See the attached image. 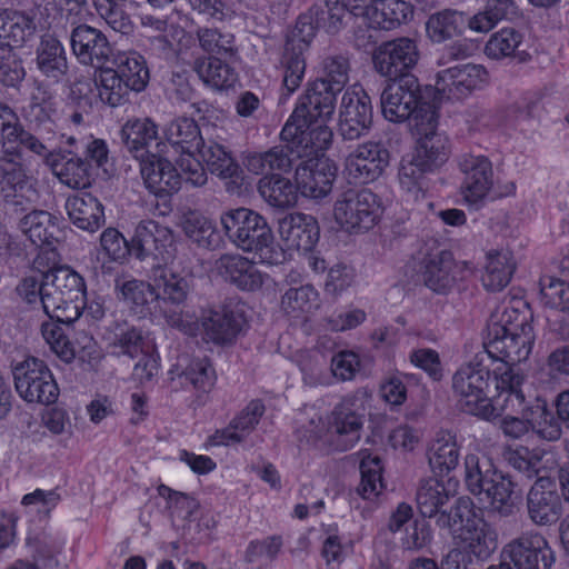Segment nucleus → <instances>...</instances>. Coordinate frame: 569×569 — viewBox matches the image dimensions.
<instances>
[{"mask_svg":"<svg viewBox=\"0 0 569 569\" xmlns=\"http://www.w3.org/2000/svg\"><path fill=\"white\" fill-rule=\"evenodd\" d=\"M320 92L313 82L300 98L280 137L292 143L302 161L296 169L295 186L289 179L273 177L259 182V192L272 207L289 208L296 204L299 189L305 197L319 198L320 152Z\"/></svg>","mask_w":569,"mask_h":569,"instance_id":"nucleus-1","label":"nucleus"},{"mask_svg":"<svg viewBox=\"0 0 569 569\" xmlns=\"http://www.w3.org/2000/svg\"><path fill=\"white\" fill-rule=\"evenodd\" d=\"M220 224L230 242L243 251L254 252L262 262L278 264L284 260L271 228L258 212L243 207L229 209L221 213Z\"/></svg>","mask_w":569,"mask_h":569,"instance_id":"nucleus-2","label":"nucleus"},{"mask_svg":"<svg viewBox=\"0 0 569 569\" xmlns=\"http://www.w3.org/2000/svg\"><path fill=\"white\" fill-rule=\"evenodd\" d=\"M387 79L390 82L381 93V110L387 120L403 122L412 118L415 124L420 120L433 121L438 112L430 102L431 88H423L415 74Z\"/></svg>","mask_w":569,"mask_h":569,"instance_id":"nucleus-3","label":"nucleus"},{"mask_svg":"<svg viewBox=\"0 0 569 569\" xmlns=\"http://www.w3.org/2000/svg\"><path fill=\"white\" fill-rule=\"evenodd\" d=\"M42 309L50 319L72 323L84 308L86 284L83 278L66 266L47 270Z\"/></svg>","mask_w":569,"mask_h":569,"instance_id":"nucleus-4","label":"nucleus"},{"mask_svg":"<svg viewBox=\"0 0 569 569\" xmlns=\"http://www.w3.org/2000/svg\"><path fill=\"white\" fill-rule=\"evenodd\" d=\"M452 391L461 411L491 420L497 417L491 403V370L481 362L461 366L452 376Z\"/></svg>","mask_w":569,"mask_h":569,"instance_id":"nucleus-5","label":"nucleus"},{"mask_svg":"<svg viewBox=\"0 0 569 569\" xmlns=\"http://www.w3.org/2000/svg\"><path fill=\"white\" fill-rule=\"evenodd\" d=\"M382 214L380 198L370 189H349L335 202L333 217L349 232L373 228Z\"/></svg>","mask_w":569,"mask_h":569,"instance_id":"nucleus-6","label":"nucleus"},{"mask_svg":"<svg viewBox=\"0 0 569 569\" xmlns=\"http://www.w3.org/2000/svg\"><path fill=\"white\" fill-rule=\"evenodd\" d=\"M532 342V328L526 321L510 326L495 322L488 328L485 348L500 363L518 365L528 359Z\"/></svg>","mask_w":569,"mask_h":569,"instance_id":"nucleus-7","label":"nucleus"},{"mask_svg":"<svg viewBox=\"0 0 569 569\" xmlns=\"http://www.w3.org/2000/svg\"><path fill=\"white\" fill-rule=\"evenodd\" d=\"M12 375L16 390L24 401L46 406L57 401L59 388L43 360L27 358L13 368Z\"/></svg>","mask_w":569,"mask_h":569,"instance_id":"nucleus-8","label":"nucleus"},{"mask_svg":"<svg viewBox=\"0 0 569 569\" xmlns=\"http://www.w3.org/2000/svg\"><path fill=\"white\" fill-rule=\"evenodd\" d=\"M420 51L415 39L399 37L378 46L372 54L375 70L385 78H400L412 74L418 64Z\"/></svg>","mask_w":569,"mask_h":569,"instance_id":"nucleus-9","label":"nucleus"},{"mask_svg":"<svg viewBox=\"0 0 569 569\" xmlns=\"http://www.w3.org/2000/svg\"><path fill=\"white\" fill-rule=\"evenodd\" d=\"M501 557L515 562L519 569H551L556 557L547 539L539 532H522L501 550Z\"/></svg>","mask_w":569,"mask_h":569,"instance_id":"nucleus-10","label":"nucleus"},{"mask_svg":"<svg viewBox=\"0 0 569 569\" xmlns=\"http://www.w3.org/2000/svg\"><path fill=\"white\" fill-rule=\"evenodd\" d=\"M49 138H36L22 127L13 109L0 102V158L12 159L23 149L38 156H46Z\"/></svg>","mask_w":569,"mask_h":569,"instance_id":"nucleus-11","label":"nucleus"},{"mask_svg":"<svg viewBox=\"0 0 569 569\" xmlns=\"http://www.w3.org/2000/svg\"><path fill=\"white\" fill-rule=\"evenodd\" d=\"M530 521L539 527L552 526L563 515L562 499L550 477H538L526 498Z\"/></svg>","mask_w":569,"mask_h":569,"instance_id":"nucleus-12","label":"nucleus"},{"mask_svg":"<svg viewBox=\"0 0 569 569\" xmlns=\"http://www.w3.org/2000/svg\"><path fill=\"white\" fill-rule=\"evenodd\" d=\"M420 269L423 283L437 293H445L455 286L456 263L452 253L440 249L436 240L420 250Z\"/></svg>","mask_w":569,"mask_h":569,"instance_id":"nucleus-13","label":"nucleus"},{"mask_svg":"<svg viewBox=\"0 0 569 569\" xmlns=\"http://www.w3.org/2000/svg\"><path fill=\"white\" fill-rule=\"evenodd\" d=\"M372 124L370 97L363 91H346L341 98L338 130L342 140H355L367 133Z\"/></svg>","mask_w":569,"mask_h":569,"instance_id":"nucleus-14","label":"nucleus"},{"mask_svg":"<svg viewBox=\"0 0 569 569\" xmlns=\"http://www.w3.org/2000/svg\"><path fill=\"white\" fill-rule=\"evenodd\" d=\"M173 239L171 231L153 220H144L136 227L134 234L128 244L131 254L138 259L147 257L160 258L164 262L172 257Z\"/></svg>","mask_w":569,"mask_h":569,"instance_id":"nucleus-15","label":"nucleus"},{"mask_svg":"<svg viewBox=\"0 0 569 569\" xmlns=\"http://www.w3.org/2000/svg\"><path fill=\"white\" fill-rule=\"evenodd\" d=\"M458 167L465 176L461 184L463 199L472 204L483 200L493 184L490 160L485 156L466 153L459 158Z\"/></svg>","mask_w":569,"mask_h":569,"instance_id":"nucleus-16","label":"nucleus"},{"mask_svg":"<svg viewBox=\"0 0 569 569\" xmlns=\"http://www.w3.org/2000/svg\"><path fill=\"white\" fill-rule=\"evenodd\" d=\"M487 79V71L479 64H462L448 68L437 74L436 90L443 98L460 100L469 96Z\"/></svg>","mask_w":569,"mask_h":569,"instance_id":"nucleus-17","label":"nucleus"},{"mask_svg":"<svg viewBox=\"0 0 569 569\" xmlns=\"http://www.w3.org/2000/svg\"><path fill=\"white\" fill-rule=\"evenodd\" d=\"M71 48L82 64L96 69L106 66L112 56L111 46L102 31L88 24H79L70 34Z\"/></svg>","mask_w":569,"mask_h":569,"instance_id":"nucleus-18","label":"nucleus"},{"mask_svg":"<svg viewBox=\"0 0 569 569\" xmlns=\"http://www.w3.org/2000/svg\"><path fill=\"white\" fill-rule=\"evenodd\" d=\"M355 397H347L332 411V431L328 440L332 451L350 450L360 440L363 416L352 409Z\"/></svg>","mask_w":569,"mask_h":569,"instance_id":"nucleus-19","label":"nucleus"},{"mask_svg":"<svg viewBox=\"0 0 569 569\" xmlns=\"http://www.w3.org/2000/svg\"><path fill=\"white\" fill-rule=\"evenodd\" d=\"M140 174L148 191L159 198L172 196L181 188L182 177L176 167L156 154L140 160Z\"/></svg>","mask_w":569,"mask_h":569,"instance_id":"nucleus-20","label":"nucleus"},{"mask_svg":"<svg viewBox=\"0 0 569 569\" xmlns=\"http://www.w3.org/2000/svg\"><path fill=\"white\" fill-rule=\"evenodd\" d=\"M389 164V151L380 142L359 144L347 158L349 174L361 183L377 180Z\"/></svg>","mask_w":569,"mask_h":569,"instance_id":"nucleus-21","label":"nucleus"},{"mask_svg":"<svg viewBox=\"0 0 569 569\" xmlns=\"http://www.w3.org/2000/svg\"><path fill=\"white\" fill-rule=\"evenodd\" d=\"M525 376L516 368V365L499 363L491 371V395L492 398L502 400L500 407L503 411H519L526 403L522 391Z\"/></svg>","mask_w":569,"mask_h":569,"instance_id":"nucleus-22","label":"nucleus"},{"mask_svg":"<svg viewBox=\"0 0 569 569\" xmlns=\"http://www.w3.org/2000/svg\"><path fill=\"white\" fill-rule=\"evenodd\" d=\"M279 234L289 249L310 252L319 240L320 227L315 217L295 212L279 220Z\"/></svg>","mask_w":569,"mask_h":569,"instance_id":"nucleus-23","label":"nucleus"},{"mask_svg":"<svg viewBox=\"0 0 569 569\" xmlns=\"http://www.w3.org/2000/svg\"><path fill=\"white\" fill-rule=\"evenodd\" d=\"M438 113L433 114V121L420 120L415 124L417 133L420 136L415 156L422 160L433 171L440 168L449 158V140L437 132Z\"/></svg>","mask_w":569,"mask_h":569,"instance_id":"nucleus-24","label":"nucleus"},{"mask_svg":"<svg viewBox=\"0 0 569 569\" xmlns=\"http://www.w3.org/2000/svg\"><path fill=\"white\" fill-rule=\"evenodd\" d=\"M170 381L177 387H192L197 391L208 392L216 381L214 370L207 358L182 357L169 370Z\"/></svg>","mask_w":569,"mask_h":569,"instance_id":"nucleus-25","label":"nucleus"},{"mask_svg":"<svg viewBox=\"0 0 569 569\" xmlns=\"http://www.w3.org/2000/svg\"><path fill=\"white\" fill-rule=\"evenodd\" d=\"M214 269L224 280L244 291L261 288L263 274L256 264L239 253H224L214 262Z\"/></svg>","mask_w":569,"mask_h":569,"instance_id":"nucleus-26","label":"nucleus"},{"mask_svg":"<svg viewBox=\"0 0 569 569\" xmlns=\"http://www.w3.org/2000/svg\"><path fill=\"white\" fill-rule=\"evenodd\" d=\"M350 63L345 54L326 58L322 64V118H330L336 108L338 96L349 80Z\"/></svg>","mask_w":569,"mask_h":569,"instance_id":"nucleus-27","label":"nucleus"},{"mask_svg":"<svg viewBox=\"0 0 569 569\" xmlns=\"http://www.w3.org/2000/svg\"><path fill=\"white\" fill-rule=\"evenodd\" d=\"M412 16L411 7L403 0H373L361 6L356 17H361L373 29L392 30Z\"/></svg>","mask_w":569,"mask_h":569,"instance_id":"nucleus-28","label":"nucleus"},{"mask_svg":"<svg viewBox=\"0 0 569 569\" xmlns=\"http://www.w3.org/2000/svg\"><path fill=\"white\" fill-rule=\"evenodd\" d=\"M151 280L156 300L173 306H180L186 301L190 283L187 276L176 270L173 260L164 262V266L154 267Z\"/></svg>","mask_w":569,"mask_h":569,"instance_id":"nucleus-29","label":"nucleus"},{"mask_svg":"<svg viewBox=\"0 0 569 569\" xmlns=\"http://www.w3.org/2000/svg\"><path fill=\"white\" fill-rule=\"evenodd\" d=\"M34 19L36 13L32 10H0V47H22L36 33Z\"/></svg>","mask_w":569,"mask_h":569,"instance_id":"nucleus-30","label":"nucleus"},{"mask_svg":"<svg viewBox=\"0 0 569 569\" xmlns=\"http://www.w3.org/2000/svg\"><path fill=\"white\" fill-rule=\"evenodd\" d=\"M66 210L71 222L79 229L96 232L104 223V210L99 199L89 192L69 197Z\"/></svg>","mask_w":569,"mask_h":569,"instance_id":"nucleus-31","label":"nucleus"},{"mask_svg":"<svg viewBox=\"0 0 569 569\" xmlns=\"http://www.w3.org/2000/svg\"><path fill=\"white\" fill-rule=\"evenodd\" d=\"M107 346L111 353L136 359L143 352H150L154 343L143 330L128 325H117L107 336Z\"/></svg>","mask_w":569,"mask_h":569,"instance_id":"nucleus-32","label":"nucleus"},{"mask_svg":"<svg viewBox=\"0 0 569 569\" xmlns=\"http://www.w3.org/2000/svg\"><path fill=\"white\" fill-rule=\"evenodd\" d=\"M482 493L489 499L491 510L500 517H511L519 509L520 493L517 491V483L502 471L487 482Z\"/></svg>","mask_w":569,"mask_h":569,"instance_id":"nucleus-33","label":"nucleus"},{"mask_svg":"<svg viewBox=\"0 0 569 569\" xmlns=\"http://www.w3.org/2000/svg\"><path fill=\"white\" fill-rule=\"evenodd\" d=\"M36 64L42 76L60 82L69 69L62 43L52 36H43L36 50Z\"/></svg>","mask_w":569,"mask_h":569,"instance_id":"nucleus-34","label":"nucleus"},{"mask_svg":"<svg viewBox=\"0 0 569 569\" xmlns=\"http://www.w3.org/2000/svg\"><path fill=\"white\" fill-rule=\"evenodd\" d=\"M57 114V101L54 97L46 91L38 89L32 94L31 102L28 108V117L31 121L39 124L36 138L50 137L47 143V153L51 152L57 139L54 116Z\"/></svg>","mask_w":569,"mask_h":569,"instance_id":"nucleus-35","label":"nucleus"},{"mask_svg":"<svg viewBox=\"0 0 569 569\" xmlns=\"http://www.w3.org/2000/svg\"><path fill=\"white\" fill-rule=\"evenodd\" d=\"M483 519L478 515L473 501L469 497H460L449 510L441 512L436 519L438 527L448 529L453 538H460Z\"/></svg>","mask_w":569,"mask_h":569,"instance_id":"nucleus-36","label":"nucleus"},{"mask_svg":"<svg viewBox=\"0 0 569 569\" xmlns=\"http://www.w3.org/2000/svg\"><path fill=\"white\" fill-rule=\"evenodd\" d=\"M120 138L127 150L141 160L150 154L146 149L158 138V127L149 118L129 119L120 130Z\"/></svg>","mask_w":569,"mask_h":569,"instance_id":"nucleus-37","label":"nucleus"},{"mask_svg":"<svg viewBox=\"0 0 569 569\" xmlns=\"http://www.w3.org/2000/svg\"><path fill=\"white\" fill-rule=\"evenodd\" d=\"M241 315L229 310L211 311L202 320L206 338L217 345H226L233 341L242 328Z\"/></svg>","mask_w":569,"mask_h":569,"instance_id":"nucleus-38","label":"nucleus"},{"mask_svg":"<svg viewBox=\"0 0 569 569\" xmlns=\"http://www.w3.org/2000/svg\"><path fill=\"white\" fill-rule=\"evenodd\" d=\"M519 16L515 0H487L483 10L468 20V27L476 32H489L500 21L513 20Z\"/></svg>","mask_w":569,"mask_h":569,"instance_id":"nucleus-39","label":"nucleus"},{"mask_svg":"<svg viewBox=\"0 0 569 569\" xmlns=\"http://www.w3.org/2000/svg\"><path fill=\"white\" fill-rule=\"evenodd\" d=\"M19 228L37 247L52 246L58 241L59 228L53 217L47 211L33 210L29 212L21 218Z\"/></svg>","mask_w":569,"mask_h":569,"instance_id":"nucleus-40","label":"nucleus"},{"mask_svg":"<svg viewBox=\"0 0 569 569\" xmlns=\"http://www.w3.org/2000/svg\"><path fill=\"white\" fill-rule=\"evenodd\" d=\"M529 418V430L536 432L541 439L556 441L560 439L562 430L553 413L547 408L545 401L536 400L535 403H523V408L515 411Z\"/></svg>","mask_w":569,"mask_h":569,"instance_id":"nucleus-41","label":"nucleus"},{"mask_svg":"<svg viewBox=\"0 0 569 569\" xmlns=\"http://www.w3.org/2000/svg\"><path fill=\"white\" fill-rule=\"evenodd\" d=\"M459 457L456 436L450 432H440L428 452L429 465L438 476L448 475L453 470L459 463Z\"/></svg>","mask_w":569,"mask_h":569,"instance_id":"nucleus-42","label":"nucleus"},{"mask_svg":"<svg viewBox=\"0 0 569 569\" xmlns=\"http://www.w3.org/2000/svg\"><path fill=\"white\" fill-rule=\"evenodd\" d=\"M450 498L445 485L436 478L421 480L416 495L421 516L425 518L436 517V519L446 510L445 506L448 505Z\"/></svg>","mask_w":569,"mask_h":569,"instance_id":"nucleus-43","label":"nucleus"},{"mask_svg":"<svg viewBox=\"0 0 569 569\" xmlns=\"http://www.w3.org/2000/svg\"><path fill=\"white\" fill-rule=\"evenodd\" d=\"M193 69L207 86L216 90H227L238 81L234 69L220 58L198 59Z\"/></svg>","mask_w":569,"mask_h":569,"instance_id":"nucleus-44","label":"nucleus"},{"mask_svg":"<svg viewBox=\"0 0 569 569\" xmlns=\"http://www.w3.org/2000/svg\"><path fill=\"white\" fill-rule=\"evenodd\" d=\"M515 270L516 263L509 252H490L481 276L482 284L489 291H500L508 286Z\"/></svg>","mask_w":569,"mask_h":569,"instance_id":"nucleus-45","label":"nucleus"},{"mask_svg":"<svg viewBox=\"0 0 569 569\" xmlns=\"http://www.w3.org/2000/svg\"><path fill=\"white\" fill-rule=\"evenodd\" d=\"M167 141L180 152H196L203 139L197 122L187 117L172 120L164 130Z\"/></svg>","mask_w":569,"mask_h":569,"instance_id":"nucleus-46","label":"nucleus"},{"mask_svg":"<svg viewBox=\"0 0 569 569\" xmlns=\"http://www.w3.org/2000/svg\"><path fill=\"white\" fill-rule=\"evenodd\" d=\"M94 84L101 101L111 107L124 102L131 91L116 69L109 68L107 64L97 69Z\"/></svg>","mask_w":569,"mask_h":569,"instance_id":"nucleus-47","label":"nucleus"},{"mask_svg":"<svg viewBox=\"0 0 569 569\" xmlns=\"http://www.w3.org/2000/svg\"><path fill=\"white\" fill-rule=\"evenodd\" d=\"M52 171L61 183L71 189H84L91 184L89 163L80 157L54 159Z\"/></svg>","mask_w":569,"mask_h":569,"instance_id":"nucleus-48","label":"nucleus"},{"mask_svg":"<svg viewBox=\"0 0 569 569\" xmlns=\"http://www.w3.org/2000/svg\"><path fill=\"white\" fill-rule=\"evenodd\" d=\"M116 71L131 91H141L149 80V70L144 58L137 52L119 53L116 58Z\"/></svg>","mask_w":569,"mask_h":569,"instance_id":"nucleus-49","label":"nucleus"},{"mask_svg":"<svg viewBox=\"0 0 569 569\" xmlns=\"http://www.w3.org/2000/svg\"><path fill=\"white\" fill-rule=\"evenodd\" d=\"M366 0H325L322 8V30L330 34H338L348 26L350 19L349 9L356 16L359 12L360 4Z\"/></svg>","mask_w":569,"mask_h":569,"instance_id":"nucleus-50","label":"nucleus"},{"mask_svg":"<svg viewBox=\"0 0 569 569\" xmlns=\"http://www.w3.org/2000/svg\"><path fill=\"white\" fill-rule=\"evenodd\" d=\"M197 151L212 174L234 177L238 163L222 144L214 141H203Z\"/></svg>","mask_w":569,"mask_h":569,"instance_id":"nucleus-51","label":"nucleus"},{"mask_svg":"<svg viewBox=\"0 0 569 569\" xmlns=\"http://www.w3.org/2000/svg\"><path fill=\"white\" fill-rule=\"evenodd\" d=\"M499 472L500 471L495 469L490 461L485 457L480 458L479 456L471 453L465 458L466 486L475 496L481 495L487 487V482L491 481L493 476Z\"/></svg>","mask_w":569,"mask_h":569,"instance_id":"nucleus-52","label":"nucleus"},{"mask_svg":"<svg viewBox=\"0 0 569 569\" xmlns=\"http://www.w3.org/2000/svg\"><path fill=\"white\" fill-rule=\"evenodd\" d=\"M463 22L462 13L443 10L432 14L427 21V33L432 42L441 43L458 37Z\"/></svg>","mask_w":569,"mask_h":569,"instance_id":"nucleus-53","label":"nucleus"},{"mask_svg":"<svg viewBox=\"0 0 569 569\" xmlns=\"http://www.w3.org/2000/svg\"><path fill=\"white\" fill-rule=\"evenodd\" d=\"M186 236L199 247L212 249L220 242V237L214 223L199 213H190L183 222Z\"/></svg>","mask_w":569,"mask_h":569,"instance_id":"nucleus-54","label":"nucleus"},{"mask_svg":"<svg viewBox=\"0 0 569 569\" xmlns=\"http://www.w3.org/2000/svg\"><path fill=\"white\" fill-rule=\"evenodd\" d=\"M197 37L200 47L214 58L228 59L237 53L234 37L230 32H222L216 28L199 29Z\"/></svg>","mask_w":569,"mask_h":569,"instance_id":"nucleus-55","label":"nucleus"},{"mask_svg":"<svg viewBox=\"0 0 569 569\" xmlns=\"http://www.w3.org/2000/svg\"><path fill=\"white\" fill-rule=\"evenodd\" d=\"M503 458L511 468L522 473L526 478L539 477L542 460L541 450L517 446L516 448H507L503 451Z\"/></svg>","mask_w":569,"mask_h":569,"instance_id":"nucleus-56","label":"nucleus"},{"mask_svg":"<svg viewBox=\"0 0 569 569\" xmlns=\"http://www.w3.org/2000/svg\"><path fill=\"white\" fill-rule=\"evenodd\" d=\"M459 539L466 542L478 558H488L498 546L496 531L483 519Z\"/></svg>","mask_w":569,"mask_h":569,"instance_id":"nucleus-57","label":"nucleus"},{"mask_svg":"<svg viewBox=\"0 0 569 569\" xmlns=\"http://www.w3.org/2000/svg\"><path fill=\"white\" fill-rule=\"evenodd\" d=\"M430 172L433 170L413 153L410 157H405L398 171L400 186L408 192L418 193L422 191L426 176Z\"/></svg>","mask_w":569,"mask_h":569,"instance_id":"nucleus-58","label":"nucleus"},{"mask_svg":"<svg viewBox=\"0 0 569 569\" xmlns=\"http://www.w3.org/2000/svg\"><path fill=\"white\" fill-rule=\"evenodd\" d=\"M382 466L378 456L367 455L360 461L361 481L358 493L365 499H372L380 493L383 487L381 477Z\"/></svg>","mask_w":569,"mask_h":569,"instance_id":"nucleus-59","label":"nucleus"},{"mask_svg":"<svg viewBox=\"0 0 569 569\" xmlns=\"http://www.w3.org/2000/svg\"><path fill=\"white\" fill-rule=\"evenodd\" d=\"M318 299V291L310 284L288 289L281 298V309L292 318L309 312Z\"/></svg>","mask_w":569,"mask_h":569,"instance_id":"nucleus-60","label":"nucleus"},{"mask_svg":"<svg viewBox=\"0 0 569 569\" xmlns=\"http://www.w3.org/2000/svg\"><path fill=\"white\" fill-rule=\"evenodd\" d=\"M47 321L41 325V335L50 349L64 362L69 363L76 358V347L69 340L60 321Z\"/></svg>","mask_w":569,"mask_h":569,"instance_id":"nucleus-61","label":"nucleus"},{"mask_svg":"<svg viewBox=\"0 0 569 569\" xmlns=\"http://www.w3.org/2000/svg\"><path fill=\"white\" fill-rule=\"evenodd\" d=\"M120 0H94L98 14L117 32L129 34L133 30L130 16L122 9Z\"/></svg>","mask_w":569,"mask_h":569,"instance_id":"nucleus-62","label":"nucleus"},{"mask_svg":"<svg viewBox=\"0 0 569 569\" xmlns=\"http://www.w3.org/2000/svg\"><path fill=\"white\" fill-rule=\"evenodd\" d=\"M521 34L512 28H503L493 33L485 47L489 58L502 59L511 57L521 43Z\"/></svg>","mask_w":569,"mask_h":569,"instance_id":"nucleus-63","label":"nucleus"},{"mask_svg":"<svg viewBox=\"0 0 569 569\" xmlns=\"http://www.w3.org/2000/svg\"><path fill=\"white\" fill-rule=\"evenodd\" d=\"M158 493L166 499L167 508L172 517L177 516L184 520H191L199 510L200 505L194 498L183 492L174 491L164 485L158 487Z\"/></svg>","mask_w":569,"mask_h":569,"instance_id":"nucleus-64","label":"nucleus"}]
</instances>
